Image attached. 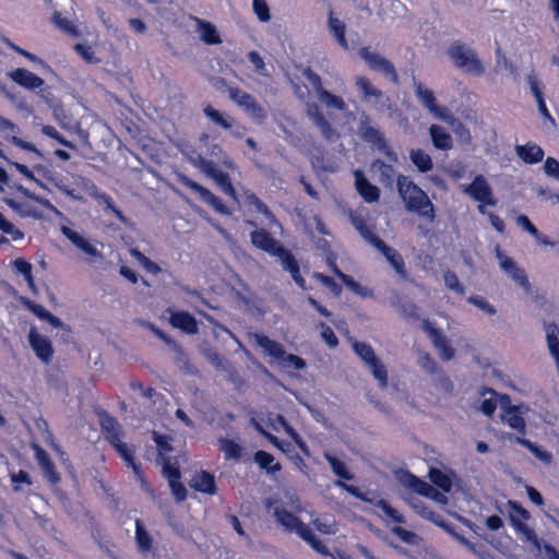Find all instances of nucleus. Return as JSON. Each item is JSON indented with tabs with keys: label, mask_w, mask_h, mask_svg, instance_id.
Here are the masks:
<instances>
[{
	"label": "nucleus",
	"mask_w": 559,
	"mask_h": 559,
	"mask_svg": "<svg viewBox=\"0 0 559 559\" xmlns=\"http://www.w3.org/2000/svg\"><path fill=\"white\" fill-rule=\"evenodd\" d=\"M190 486L200 492L214 495L216 491L214 476L205 471L197 472L191 481Z\"/></svg>",
	"instance_id": "a878e982"
},
{
	"label": "nucleus",
	"mask_w": 559,
	"mask_h": 559,
	"mask_svg": "<svg viewBox=\"0 0 559 559\" xmlns=\"http://www.w3.org/2000/svg\"><path fill=\"white\" fill-rule=\"evenodd\" d=\"M8 76L17 85L25 90L35 91L40 90V96L48 102L47 97L44 95L43 86L45 82L41 78L34 74L33 72L24 69L17 68L10 72H8Z\"/></svg>",
	"instance_id": "2eb2a0df"
},
{
	"label": "nucleus",
	"mask_w": 559,
	"mask_h": 559,
	"mask_svg": "<svg viewBox=\"0 0 559 559\" xmlns=\"http://www.w3.org/2000/svg\"><path fill=\"white\" fill-rule=\"evenodd\" d=\"M13 266L17 273H20L24 276L29 289L33 293H36L37 288H36V285L34 283L33 275H32V264L28 263L27 261H25L24 259L20 258V259L14 260Z\"/></svg>",
	"instance_id": "de8ad7c7"
},
{
	"label": "nucleus",
	"mask_w": 559,
	"mask_h": 559,
	"mask_svg": "<svg viewBox=\"0 0 559 559\" xmlns=\"http://www.w3.org/2000/svg\"><path fill=\"white\" fill-rule=\"evenodd\" d=\"M355 84L362 94L364 99L368 103L377 104L383 97V93L376 88L365 76H357Z\"/></svg>",
	"instance_id": "473e14b6"
},
{
	"label": "nucleus",
	"mask_w": 559,
	"mask_h": 559,
	"mask_svg": "<svg viewBox=\"0 0 559 559\" xmlns=\"http://www.w3.org/2000/svg\"><path fill=\"white\" fill-rule=\"evenodd\" d=\"M501 395H497L495 391L488 390L484 393V399L480 402L479 409L487 416H491L496 408L498 400L500 401Z\"/></svg>",
	"instance_id": "603ef678"
},
{
	"label": "nucleus",
	"mask_w": 559,
	"mask_h": 559,
	"mask_svg": "<svg viewBox=\"0 0 559 559\" xmlns=\"http://www.w3.org/2000/svg\"><path fill=\"white\" fill-rule=\"evenodd\" d=\"M530 411L526 404L512 405L508 395L500 396V418L503 424L524 436L526 423L524 415Z\"/></svg>",
	"instance_id": "0eeeda50"
},
{
	"label": "nucleus",
	"mask_w": 559,
	"mask_h": 559,
	"mask_svg": "<svg viewBox=\"0 0 559 559\" xmlns=\"http://www.w3.org/2000/svg\"><path fill=\"white\" fill-rule=\"evenodd\" d=\"M228 95L255 122H262L266 118L265 109L250 94L238 87H229Z\"/></svg>",
	"instance_id": "9d476101"
},
{
	"label": "nucleus",
	"mask_w": 559,
	"mask_h": 559,
	"mask_svg": "<svg viewBox=\"0 0 559 559\" xmlns=\"http://www.w3.org/2000/svg\"><path fill=\"white\" fill-rule=\"evenodd\" d=\"M23 304L29 311H32L40 320L47 321L55 328L62 326V322L60 321V319H58L51 312L46 310L41 305L31 301L28 299H24Z\"/></svg>",
	"instance_id": "58836bf2"
},
{
	"label": "nucleus",
	"mask_w": 559,
	"mask_h": 559,
	"mask_svg": "<svg viewBox=\"0 0 559 559\" xmlns=\"http://www.w3.org/2000/svg\"><path fill=\"white\" fill-rule=\"evenodd\" d=\"M444 284L450 289L455 292L459 295H463L465 292L464 286L460 282L459 277L455 273L451 271H447L443 275Z\"/></svg>",
	"instance_id": "69168bd1"
},
{
	"label": "nucleus",
	"mask_w": 559,
	"mask_h": 559,
	"mask_svg": "<svg viewBox=\"0 0 559 559\" xmlns=\"http://www.w3.org/2000/svg\"><path fill=\"white\" fill-rule=\"evenodd\" d=\"M373 168L380 173V181L383 185H391L393 181V177L395 175V170L393 166L384 164L382 162H376L373 164Z\"/></svg>",
	"instance_id": "680f3d73"
},
{
	"label": "nucleus",
	"mask_w": 559,
	"mask_h": 559,
	"mask_svg": "<svg viewBox=\"0 0 559 559\" xmlns=\"http://www.w3.org/2000/svg\"><path fill=\"white\" fill-rule=\"evenodd\" d=\"M203 112L216 126L225 130L231 129L234 119L229 115L222 112L210 105L204 107Z\"/></svg>",
	"instance_id": "79ce46f5"
},
{
	"label": "nucleus",
	"mask_w": 559,
	"mask_h": 559,
	"mask_svg": "<svg viewBox=\"0 0 559 559\" xmlns=\"http://www.w3.org/2000/svg\"><path fill=\"white\" fill-rule=\"evenodd\" d=\"M253 340L255 344L263 349V352L269 355L274 361H278L280 358L284 355V347L278 342H275L267 336L261 334H253Z\"/></svg>",
	"instance_id": "bb28decb"
},
{
	"label": "nucleus",
	"mask_w": 559,
	"mask_h": 559,
	"mask_svg": "<svg viewBox=\"0 0 559 559\" xmlns=\"http://www.w3.org/2000/svg\"><path fill=\"white\" fill-rule=\"evenodd\" d=\"M546 343L549 354L555 359L556 367H559V328L556 323H545Z\"/></svg>",
	"instance_id": "c756f323"
},
{
	"label": "nucleus",
	"mask_w": 559,
	"mask_h": 559,
	"mask_svg": "<svg viewBox=\"0 0 559 559\" xmlns=\"http://www.w3.org/2000/svg\"><path fill=\"white\" fill-rule=\"evenodd\" d=\"M304 75L311 84L320 103L328 109H334L341 112L348 110L345 100L341 96L334 95L323 87L321 78L317 73L310 69H307L305 70Z\"/></svg>",
	"instance_id": "1a4fd4ad"
},
{
	"label": "nucleus",
	"mask_w": 559,
	"mask_h": 559,
	"mask_svg": "<svg viewBox=\"0 0 559 559\" xmlns=\"http://www.w3.org/2000/svg\"><path fill=\"white\" fill-rule=\"evenodd\" d=\"M429 135L436 148L449 151L453 146L451 134L439 124H431L429 128Z\"/></svg>",
	"instance_id": "c85d7f7f"
},
{
	"label": "nucleus",
	"mask_w": 559,
	"mask_h": 559,
	"mask_svg": "<svg viewBox=\"0 0 559 559\" xmlns=\"http://www.w3.org/2000/svg\"><path fill=\"white\" fill-rule=\"evenodd\" d=\"M252 10L260 22L267 23L271 21L270 8L265 0H252Z\"/></svg>",
	"instance_id": "13d9d810"
},
{
	"label": "nucleus",
	"mask_w": 559,
	"mask_h": 559,
	"mask_svg": "<svg viewBox=\"0 0 559 559\" xmlns=\"http://www.w3.org/2000/svg\"><path fill=\"white\" fill-rule=\"evenodd\" d=\"M98 205L104 206L106 211H110L114 213V215L121 222L127 223L126 216L122 214L120 210H118L110 195L107 193L100 192L97 198L95 199Z\"/></svg>",
	"instance_id": "5fc2aeb1"
},
{
	"label": "nucleus",
	"mask_w": 559,
	"mask_h": 559,
	"mask_svg": "<svg viewBox=\"0 0 559 559\" xmlns=\"http://www.w3.org/2000/svg\"><path fill=\"white\" fill-rule=\"evenodd\" d=\"M28 341L36 356L41 361L48 364L51 360L53 353L49 338L37 333L36 329L32 328L29 330Z\"/></svg>",
	"instance_id": "a211bd4d"
},
{
	"label": "nucleus",
	"mask_w": 559,
	"mask_h": 559,
	"mask_svg": "<svg viewBox=\"0 0 559 559\" xmlns=\"http://www.w3.org/2000/svg\"><path fill=\"white\" fill-rule=\"evenodd\" d=\"M312 524L319 532L323 534L332 535L337 531L335 522L328 518H316L312 520Z\"/></svg>",
	"instance_id": "0e129e2a"
},
{
	"label": "nucleus",
	"mask_w": 559,
	"mask_h": 559,
	"mask_svg": "<svg viewBox=\"0 0 559 559\" xmlns=\"http://www.w3.org/2000/svg\"><path fill=\"white\" fill-rule=\"evenodd\" d=\"M414 91L419 104L437 120L450 126L464 144L472 143L469 130L443 105H439L435 92L419 81H414Z\"/></svg>",
	"instance_id": "f03ea898"
},
{
	"label": "nucleus",
	"mask_w": 559,
	"mask_h": 559,
	"mask_svg": "<svg viewBox=\"0 0 559 559\" xmlns=\"http://www.w3.org/2000/svg\"><path fill=\"white\" fill-rule=\"evenodd\" d=\"M390 262L393 269L401 275H405L404 261L401 254L393 248L386 246L382 240L374 246Z\"/></svg>",
	"instance_id": "72a5a7b5"
},
{
	"label": "nucleus",
	"mask_w": 559,
	"mask_h": 559,
	"mask_svg": "<svg viewBox=\"0 0 559 559\" xmlns=\"http://www.w3.org/2000/svg\"><path fill=\"white\" fill-rule=\"evenodd\" d=\"M353 349L369 368L379 385L385 388L388 384V371L385 366L376 356L372 347L366 343L354 342Z\"/></svg>",
	"instance_id": "6e6552de"
},
{
	"label": "nucleus",
	"mask_w": 559,
	"mask_h": 559,
	"mask_svg": "<svg viewBox=\"0 0 559 559\" xmlns=\"http://www.w3.org/2000/svg\"><path fill=\"white\" fill-rule=\"evenodd\" d=\"M448 56L453 63L465 72L474 75H481L485 72L484 66L477 58L474 49L460 41L453 43L448 48Z\"/></svg>",
	"instance_id": "423d86ee"
},
{
	"label": "nucleus",
	"mask_w": 559,
	"mask_h": 559,
	"mask_svg": "<svg viewBox=\"0 0 559 559\" xmlns=\"http://www.w3.org/2000/svg\"><path fill=\"white\" fill-rule=\"evenodd\" d=\"M100 427L106 440L110 442L118 454L126 461L128 466L133 469L136 478L141 481L142 487H146L147 484L142 475L140 466L133 460V448L122 441V428L120 424L114 417L104 414L100 416Z\"/></svg>",
	"instance_id": "39448f33"
},
{
	"label": "nucleus",
	"mask_w": 559,
	"mask_h": 559,
	"mask_svg": "<svg viewBox=\"0 0 559 559\" xmlns=\"http://www.w3.org/2000/svg\"><path fill=\"white\" fill-rule=\"evenodd\" d=\"M277 364L284 368V369H294V370H301L306 367V361L300 358L299 356H296L294 354H286L284 352V355L280 358Z\"/></svg>",
	"instance_id": "6e6d98bb"
},
{
	"label": "nucleus",
	"mask_w": 559,
	"mask_h": 559,
	"mask_svg": "<svg viewBox=\"0 0 559 559\" xmlns=\"http://www.w3.org/2000/svg\"><path fill=\"white\" fill-rule=\"evenodd\" d=\"M525 81L530 87V91L531 93L533 94L534 98L537 99V98H540L543 97V92H542V88H540V81L538 79V75L536 74V72L534 70L530 71L526 75H525Z\"/></svg>",
	"instance_id": "338daca9"
},
{
	"label": "nucleus",
	"mask_w": 559,
	"mask_h": 559,
	"mask_svg": "<svg viewBox=\"0 0 559 559\" xmlns=\"http://www.w3.org/2000/svg\"><path fill=\"white\" fill-rule=\"evenodd\" d=\"M47 179L62 193L67 194L73 200L82 201L83 197L74 189L66 183V179L61 176H48Z\"/></svg>",
	"instance_id": "864d4df0"
},
{
	"label": "nucleus",
	"mask_w": 559,
	"mask_h": 559,
	"mask_svg": "<svg viewBox=\"0 0 559 559\" xmlns=\"http://www.w3.org/2000/svg\"><path fill=\"white\" fill-rule=\"evenodd\" d=\"M430 480L433 485L439 487L443 492H449L452 487L451 476L438 468H430Z\"/></svg>",
	"instance_id": "49530a36"
},
{
	"label": "nucleus",
	"mask_w": 559,
	"mask_h": 559,
	"mask_svg": "<svg viewBox=\"0 0 559 559\" xmlns=\"http://www.w3.org/2000/svg\"><path fill=\"white\" fill-rule=\"evenodd\" d=\"M173 326L180 329L189 334L197 333L198 324L195 319L186 311L173 312L170 316Z\"/></svg>",
	"instance_id": "7c9ffc66"
},
{
	"label": "nucleus",
	"mask_w": 559,
	"mask_h": 559,
	"mask_svg": "<svg viewBox=\"0 0 559 559\" xmlns=\"http://www.w3.org/2000/svg\"><path fill=\"white\" fill-rule=\"evenodd\" d=\"M286 498L287 502L271 498L266 499L265 507L267 513L284 531L297 534L317 552L325 556L330 555L328 547L316 537L311 527L301 522L296 515V513L301 512H308L312 515L313 512L308 511L307 506H304L294 495H287Z\"/></svg>",
	"instance_id": "f257e3e1"
},
{
	"label": "nucleus",
	"mask_w": 559,
	"mask_h": 559,
	"mask_svg": "<svg viewBox=\"0 0 559 559\" xmlns=\"http://www.w3.org/2000/svg\"><path fill=\"white\" fill-rule=\"evenodd\" d=\"M376 506L380 508L385 516L394 523H405L404 516L393 507H391L385 500L380 499Z\"/></svg>",
	"instance_id": "052dcab7"
},
{
	"label": "nucleus",
	"mask_w": 559,
	"mask_h": 559,
	"mask_svg": "<svg viewBox=\"0 0 559 559\" xmlns=\"http://www.w3.org/2000/svg\"><path fill=\"white\" fill-rule=\"evenodd\" d=\"M462 191L478 203H488L489 206L497 204V199L488 180L483 175H477L473 181L462 187Z\"/></svg>",
	"instance_id": "9b49d317"
},
{
	"label": "nucleus",
	"mask_w": 559,
	"mask_h": 559,
	"mask_svg": "<svg viewBox=\"0 0 559 559\" xmlns=\"http://www.w3.org/2000/svg\"><path fill=\"white\" fill-rule=\"evenodd\" d=\"M353 224L355 225L359 234L362 236V238L371 246L374 247L377 245V241L381 240L380 238L373 235V233L366 226V224L361 219L353 218Z\"/></svg>",
	"instance_id": "e2e57ef3"
},
{
	"label": "nucleus",
	"mask_w": 559,
	"mask_h": 559,
	"mask_svg": "<svg viewBox=\"0 0 559 559\" xmlns=\"http://www.w3.org/2000/svg\"><path fill=\"white\" fill-rule=\"evenodd\" d=\"M396 478L400 484L407 489H411L413 492L421 495V491L427 488L426 481L419 479L415 475L411 474L407 471H400L396 473Z\"/></svg>",
	"instance_id": "ea45409f"
},
{
	"label": "nucleus",
	"mask_w": 559,
	"mask_h": 559,
	"mask_svg": "<svg viewBox=\"0 0 559 559\" xmlns=\"http://www.w3.org/2000/svg\"><path fill=\"white\" fill-rule=\"evenodd\" d=\"M358 53L371 70L382 73L393 82L397 81L395 68L385 57L369 47H362Z\"/></svg>",
	"instance_id": "f8f14e48"
},
{
	"label": "nucleus",
	"mask_w": 559,
	"mask_h": 559,
	"mask_svg": "<svg viewBox=\"0 0 559 559\" xmlns=\"http://www.w3.org/2000/svg\"><path fill=\"white\" fill-rule=\"evenodd\" d=\"M130 253L148 273H152V274L159 273V271H160L159 266L155 262L151 261L141 251H139L138 249H132L130 251Z\"/></svg>",
	"instance_id": "bf43d9fd"
},
{
	"label": "nucleus",
	"mask_w": 559,
	"mask_h": 559,
	"mask_svg": "<svg viewBox=\"0 0 559 559\" xmlns=\"http://www.w3.org/2000/svg\"><path fill=\"white\" fill-rule=\"evenodd\" d=\"M496 258L501 270L515 283H518L526 293H530L531 284L524 270L519 267L515 261L502 252L499 247L496 248Z\"/></svg>",
	"instance_id": "ddd939ff"
},
{
	"label": "nucleus",
	"mask_w": 559,
	"mask_h": 559,
	"mask_svg": "<svg viewBox=\"0 0 559 559\" xmlns=\"http://www.w3.org/2000/svg\"><path fill=\"white\" fill-rule=\"evenodd\" d=\"M254 461L261 468L266 469L271 474H275L281 469V465L278 463H274V456L265 451H258L254 454Z\"/></svg>",
	"instance_id": "09e8293b"
},
{
	"label": "nucleus",
	"mask_w": 559,
	"mask_h": 559,
	"mask_svg": "<svg viewBox=\"0 0 559 559\" xmlns=\"http://www.w3.org/2000/svg\"><path fill=\"white\" fill-rule=\"evenodd\" d=\"M467 300L469 304L474 305L489 316H493L497 312L495 306L481 296H471Z\"/></svg>",
	"instance_id": "774afa93"
},
{
	"label": "nucleus",
	"mask_w": 559,
	"mask_h": 559,
	"mask_svg": "<svg viewBox=\"0 0 559 559\" xmlns=\"http://www.w3.org/2000/svg\"><path fill=\"white\" fill-rule=\"evenodd\" d=\"M251 242L254 247L267 252L271 255L277 257L283 265V269L288 271L300 288H306V282L299 273V265L295 258L284 249L281 243L275 240L266 230L257 229L250 234Z\"/></svg>",
	"instance_id": "20e7f679"
},
{
	"label": "nucleus",
	"mask_w": 559,
	"mask_h": 559,
	"mask_svg": "<svg viewBox=\"0 0 559 559\" xmlns=\"http://www.w3.org/2000/svg\"><path fill=\"white\" fill-rule=\"evenodd\" d=\"M35 459L40 466L45 477L52 484L59 481V475L56 473L52 462L49 459L47 452L39 445H33Z\"/></svg>",
	"instance_id": "5701e85b"
},
{
	"label": "nucleus",
	"mask_w": 559,
	"mask_h": 559,
	"mask_svg": "<svg viewBox=\"0 0 559 559\" xmlns=\"http://www.w3.org/2000/svg\"><path fill=\"white\" fill-rule=\"evenodd\" d=\"M511 522L515 531L520 533L526 542L531 543L535 548L540 549L539 538L532 527L516 519L514 515L511 516Z\"/></svg>",
	"instance_id": "37998d69"
},
{
	"label": "nucleus",
	"mask_w": 559,
	"mask_h": 559,
	"mask_svg": "<svg viewBox=\"0 0 559 559\" xmlns=\"http://www.w3.org/2000/svg\"><path fill=\"white\" fill-rule=\"evenodd\" d=\"M307 114L313 121V123L319 128L322 135L326 140H332L336 135L334 129L326 121L323 114L319 110V107L316 104L308 105Z\"/></svg>",
	"instance_id": "393cba45"
},
{
	"label": "nucleus",
	"mask_w": 559,
	"mask_h": 559,
	"mask_svg": "<svg viewBox=\"0 0 559 559\" xmlns=\"http://www.w3.org/2000/svg\"><path fill=\"white\" fill-rule=\"evenodd\" d=\"M358 133L364 141L370 144L380 148L385 146L382 133L370 124L368 117L361 118Z\"/></svg>",
	"instance_id": "b1692460"
},
{
	"label": "nucleus",
	"mask_w": 559,
	"mask_h": 559,
	"mask_svg": "<svg viewBox=\"0 0 559 559\" xmlns=\"http://www.w3.org/2000/svg\"><path fill=\"white\" fill-rule=\"evenodd\" d=\"M324 457L329 462L333 473L340 478L346 480H352L354 478V476L347 471L345 464L341 460L329 452L324 453Z\"/></svg>",
	"instance_id": "8fccbe9b"
},
{
	"label": "nucleus",
	"mask_w": 559,
	"mask_h": 559,
	"mask_svg": "<svg viewBox=\"0 0 559 559\" xmlns=\"http://www.w3.org/2000/svg\"><path fill=\"white\" fill-rule=\"evenodd\" d=\"M399 194L405 209L418 216L433 222L436 218L435 206L427 193L407 176L400 175L396 180Z\"/></svg>",
	"instance_id": "7ed1b4c3"
},
{
	"label": "nucleus",
	"mask_w": 559,
	"mask_h": 559,
	"mask_svg": "<svg viewBox=\"0 0 559 559\" xmlns=\"http://www.w3.org/2000/svg\"><path fill=\"white\" fill-rule=\"evenodd\" d=\"M19 133L20 128L17 124L0 116V136H2L4 140L11 142L12 144L22 150L34 152L37 155H40V152L34 144L17 138L16 134Z\"/></svg>",
	"instance_id": "dca6fc26"
},
{
	"label": "nucleus",
	"mask_w": 559,
	"mask_h": 559,
	"mask_svg": "<svg viewBox=\"0 0 559 559\" xmlns=\"http://www.w3.org/2000/svg\"><path fill=\"white\" fill-rule=\"evenodd\" d=\"M354 177L356 190L361 198L368 203L378 201L380 197V190L378 187L371 185L361 170H355Z\"/></svg>",
	"instance_id": "4be33fe9"
},
{
	"label": "nucleus",
	"mask_w": 559,
	"mask_h": 559,
	"mask_svg": "<svg viewBox=\"0 0 559 559\" xmlns=\"http://www.w3.org/2000/svg\"><path fill=\"white\" fill-rule=\"evenodd\" d=\"M135 542L142 554L150 552L153 548V538L140 520L135 521Z\"/></svg>",
	"instance_id": "a19ab883"
},
{
	"label": "nucleus",
	"mask_w": 559,
	"mask_h": 559,
	"mask_svg": "<svg viewBox=\"0 0 559 559\" xmlns=\"http://www.w3.org/2000/svg\"><path fill=\"white\" fill-rule=\"evenodd\" d=\"M409 158L420 173H427L433 166L430 155L420 148L412 150Z\"/></svg>",
	"instance_id": "c03bdc74"
},
{
	"label": "nucleus",
	"mask_w": 559,
	"mask_h": 559,
	"mask_svg": "<svg viewBox=\"0 0 559 559\" xmlns=\"http://www.w3.org/2000/svg\"><path fill=\"white\" fill-rule=\"evenodd\" d=\"M163 474L168 479L175 499L180 502L187 497V490L180 483V471L171 462H164Z\"/></svg>",
	"instance_id": "aec40b11"
},
{
	"label": "nucleus",
	"mask_w": 559,
	"mask_h": 559,
	"mask_svg": "<svg viewBox=\"0 0 559 559\" xmlns=\"http://www.w3.org/2000/svg\"><path fill=\"white\" fill-rule=\"evenodd\" d=\"M516 155L526 164H537L544 158V150L535 143L515 146Z\"/></svg>",
	"instance_id": "cd10ccee"
},
{
	"label": "nucleus",
	"mask_w": 559,
	"mask_h": 559,
	"mask_svg": "<svg viewBox=\"0 0 559 559\" xmlns=\"http://www.w3.org/2000/svg\"><path fill=\"white\" fill-rule=\"evenodd\" d=\"M218 448L227 460H238L240 457V445L230 439H219Z\"/></svg>",
	"instance_id": "3c124183"
},
{
	"label": "nucleus",
	"mask_w": 559,
	"mask_h": 559,
	"mask_svg": "<svg viewBox=\"0 0 559 559\" xmlns=\"http://www.w3.org/2000/svg\"><path fill=\"white\" fill-rule=\"evenodd\" d=\"M328 28L330 34L335 38V40L338 43V45L345 49H349L348 41L345 37L346 26L343 21L334 16L333 12H330L329 21H328Z\"/></svg>",
	"instance_id": "2f4dec72"
},
{
	"label": "nucleus",
	"mask_w": 559,
	"mask_h": 559,
	"mask_svg": "<svg viewBox=\"0 0 559 559\" xmlns=\"http://www.w3.org/2000/svg\"><path fill=\"white\" fill-rule=\"evenodd\" d=\"M62 235L78 249L90 257L98 258L102 257L100 252L87 238L83 235L74 231L70 227L62 225L60 227Z\"/></svg>",
	"instance_id": "6ab92c4d"
},
{
	"label": "nucleus",
	"mask_w": 559,
	"mask_h": 559,
	"mask_svg": "<svg viewBox=\"0 0 559 559\" xmlns=\"http://www.w3.org/2000/svg\"><path fill=\"white\" fill-rule=\"evenodd\" d=\"M269 426L275 431L284 429L285 432L296 442V444L304 449V442L299 438L298 433L287 424L282 415H276L273 419H270Z\"/></svg>",
	"instance_id": "a18cd8bd"
},
{
	"label": "nucleus",
	"mask_w": 559,
	"mask_h": 559,
	"mask_svg": "<svg viewBox=\"0 0 559 559\" xmlns=\"http://www.w3.org/2000/svg\"><path fill=\"white\" fill-rule=\"evenodd\" d=\"M245 202L247 205L252 206L257 212L263 214L267 219V226H280L276 217L269 210V207L252 192L245 193Z\"/></svg>",
	"instance_id": "f704fd0d"
},
{
	"label": "nucleus",
	"mask_w": 559,
	"mask_h": 559,
	"mask_svg": "<svg viewBox=\"0 0 559 559\" xmlns=\"http://www.w3.org/2000/svg\"><path fill=\"white\" fill-rule=\"evenodd\" d=\"M421 329L428 334L433 346L439 352L443 360H450L454 357V350L449 345L444 334L435 326V324L428 320H423Z\"/></svg>",
	"instance_id": "4468645a"
},
{
	"label": "nucleus",
	"mask_w": 559,
	"mask_h": 559,
	"mask_svg": "<svg viewBox=\"0 0 559 559\" xmlns=\"http://www.w3.org/2000/svg\"><path fill=\"white\" fill-rule=\"evenodd\" d=\"M212 179L217 183L221 190L227 194L228 197L236 199V191L231 185L229 176L222 171L221 169L212 177Z\"/></svg>",
	"instance_id": "4d7b16f0"
},
{
	"label": "nucleus",
	"mask_w": 559,
	"mask_h": 559,
	"mask_svg": "<svg viewBox=\"0 0 559 559\" xmlns=\"http://www.w3.org/2000/svg\"><path fill=\"white\" fill-rule=\"evenodd\" d=\"M180 181L185 187L198 192L201 199L211 206H213L215 211H217L221 214H229L228 209L224 205L222 200L217 198L215 194H213L209 189L202 187L201 185L189 179L186 176L181 177Z\"/></svg>",
	"instance_id": "f3484780"
},
{
	"label": "nucleus",
	"mask_w": 559,
	"mask_h": 559,
	"mask_svg": "<svg viewBox=\"0 0 559 559\" xmlns=\"http://www.w3.org/2000/svg\"><path fill=\"white\" fill-rule=\"evenodd\" d=\"M5 202L22 217H31L35 219L43 218V212L38 209L31 197H27L26 200L7 199Z\"/></svg>",
	"instance_id": "412c9836"
},
{
	"label": "nucleus",
	"mask_w": 559,
	"mask_h": 559,
	"mask_svg": "<svg viewBox=\"0 0 559 559\" xmlns=\"http://www.w3.org/2000/svg\"><path fill=\"white\" fill-rule=\"evenodd\" d=\"M329 264L331 270L334 272V274L355 294L362 296V297H369L371 296V292L369 288L361 286L359 283H357L353 277L346 275L342 271L337 269L335 263L329 259Z\"/></svg>",
	"instance_id": "c9c22d12"
},
{
	"label": "nucleus",
	"mask_w": 559,
	"mask_h": 559,
	"mask_svg": "<svg viewBox=\"0 0 559 559\" xmlns=\"http://www.w3.org/2000/svg\"><path fill=\"white\" fill-rule=\"evenodd\" d=\"M509 439L511 441H514L519 444L524 445L526 449H528L540 462L545 464H550L552 462V454L548 452L547 450L542 449L540 447L536 445L535 443L531 442L527 439H524L521 436H510Z\"/></svg>",
	"instance_id": "e433bc0d"
},
{
	"label": "nucleus",
	"mask_w": 559,
	"mask_h": 559,
	"mask_svg": "<svg viewBox=\"0 0 559 559\" xmlns=\"http://www.w3.org/2000/svg\"><path fill=\"white\" fill-rule=\"evenodd\" d=\"M195 22L200 38L204 43L209 45H216L222 41L219 35L217 34L216 27L212 23L203 21L201 19H195Z\"/></svg>",
	"instance_id": "4c0bfd02"
}]
</instances>
